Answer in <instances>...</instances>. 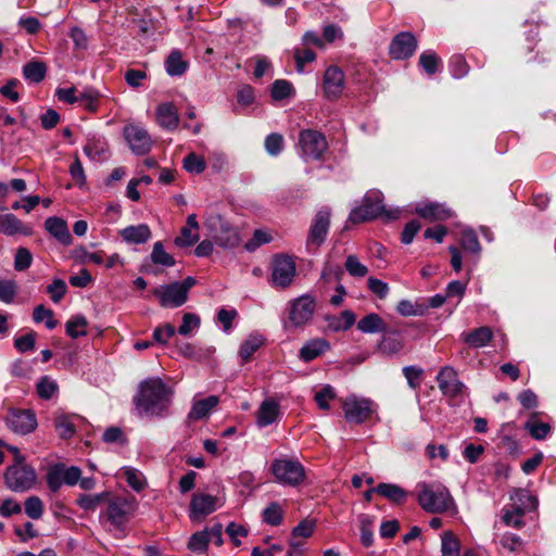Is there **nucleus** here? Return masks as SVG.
I'll use <instances>...</instances> for the list:
<instances>
[{
  "mask_svg": "<svg viewBox=\"0 0 556 556\" xmlns=\"http://www.w3.org/2000/svg\"><path fill=\"white\" fill-rule=\"evenodd\" d=\"M173 390L160 378H149L139 384L134 399L136 409L141 416L165 417L169 413Z\"/></svg>",
  "mask_w": 556,
  "mask_h": 556,
  "instance_id": "obj_1",
  "label": "nucleus"
},
{
  "mask_svg": "<svg viewBox=\"0 0 556 556\" xmlns=\"http://www.w3.org/2000/svg\"><path fill=\"white\" fill-rule=\"evenodd\" d=\"M417 501L420 507L427 513H456V504L450 491L443 484L438 482L418 483Z\"/></svg>",
  "mask_w": 556,
  "mask_h": 556,
  "instance_id": "obj_2",
  "label": "nucleus"
},
{
  "mask_svg": "<svg viewBox=\"0 0 556 556\" xmlns=\"http://www.w3.org/2000/svg\"><path fill=\"white\" fill-rule=\"evenodd\" d=\"M383 195L380 191H370L365 198L363 205L352 210L349 216L351 223L367 222L380 216L387 219H395L400 216L399 210L388 211L382 203Z\"/></svg>",
  "mask_w": 556,
  "mask_h": 556,
  "instance_id": "obj_3",
  "label": "nucleus"
},
{
  "mask_svg": "<svg viewBox=\"0 0 556 556\" xmlns=\"http://www.w3.org/2000/svg\"><path fill=\"white\" fill-rule=\"evenodd\" d=\"M270 471L278 483L288 486L300 485L306 477L303 465L296 459L287 457L273 460Z\"/></svg>",
  "mask_w": 556,
  "mask_h": 556,
  "instance_id": "obj_4",
  "label": "nucleus"
},
{
  "mask_svg": "<svg viewBox=\"0 0 556 556\" xmlns=\"http://www.w3.org/2000/svg\"><path fill=\"white\" fill-rule=\"evenodd\" d=\"M135 510V500L121 496L109 497L105 517L113 530L122 534Z\"/></svg>",
  "mask_w": 556,
  "mask_h": 556,
  "instance_id": "obj_5",
  "label": "nucleus"
},
{
  "mask_svg": "<svg viewBox=\"0 0 556 556\" xmlns=\"http://www.w3.org/2000/svg\"><path fill=\"white\" fill-rule=\"evenodd\" d=\"M342 409L349 422L359 425L371 416L376 410V405L370 399L352 394L342 400Z\"/></svg>",
  "mask_w": 556,
  "mask_h": 556,
  "instance_id": "obj_6",
  "label": "nucleus"
},
{
  "mask_svg": "<svg viewBox=\"0 0 556 556\" xmlns=\"http://www.w3.org/2000/svg\"><path fill=\"white\" fill-rule=\"evenodd\" d=\"M36 482L35 469L29 465H11L4 473V483L13 492H26Z\"/></svg>",
  "mask_w": 556,
  "mask_h": 556,
  "instance_id": "obj_7",
  "label": "nucleus"
},
{
  "mask_svg": "<svg viewBox=\"0 0 556 556\" xmlns=\"http://www.w3.org/2000/svg\"><path fill=\"white\" fill-rule=\"evenodd\" d=\"M296 274V266L291 256L276 255L271 264V286L277 289H286L293 282Z\"/></svg>",
  "mask_w": 556,
  "mask_h": 556,
  "instance_id": "obj_8",
  "label": "nucleus"
},
{
  "mask_svg": "<svg viewBox=\"0 0 556 556\" xmlns=\"http://www.w3.org/2000/svg\"><path fill=\"white\" fill-rule=\"evenodd\" d=\"M300 147L304 161L320 160L328 149L326 137L316 130H303L300 134Z\"/></svg>",
  "mask_w": 556,
  "mask_h": 556,
  "instance_id": "obj_9",
  "label": "nucleus"
},
{
  "mask_svg": "<svg viewBox=\"0 0 556 556\" xmlns=\"http://www.w3.org/2000/svg\"><path fill=\"white\" fill-rule=\"evenodd\" d=\"M207 227L214 231L215 243L224 249H233L239 245L241 239L237 228L224 222L219 216L206 222Z\"/></svg>",
  "mask_w": 556,
  "mask_h": 556,
  "instance_id": "obj_10",
  "label": "nucleus"
},
{
  "mask_svg": "<svg viewBox=\"0 0 556 556\" xmlns=\"http://www.w3.org/2000/svg\"><path fill=\"white\" fill-rule=\"evenodd\" d=\"M123 134L132 153L144 155L150 152L153 140L143 126L139 124H128L124 127Z\"/></svg>",
  "mask_w": 556,
  "mask_h": 556,
  "instance_id": "obj_11",
  "label": "nucleus"
},
{
  "mask_svg": "<svg viewBox=\"0 0 556 556\" xmlns=\"http://www.w3.org/2000/svg\"><path fill=\"white\" fill-rule=\"evenodd\" d=\"M315 308L316 302L313 296L301 295L289 304V321L294 327H303L312 319Z\"/></svg>",
  "mask_w": 556,
  "mask_h": 556,
  "instance_id": "obj_12",
  "label": "nucleus"
},
{
  "mask_svg": "<svg viewBox=\"0 0 556 556\" xmlns=\"http://www.w3.org/2000/svg\"><path fill=\"white\" fill-rule=\"evenodd\" d=\"M5 424L12 432L25 435L35 431L37 418L30 409H11L5 416Z\"/></svg>",
  "mask_w": 556,
  "mask_h": 556,
  "instance_id": "obj_13",
  "label": "nucleus"
},
{
  "mask_svg": "<svg viewBox=\"0 0 556 556\" xmlns=\"http://www.w3.org/2000/svg\"><path fill=\"white\" fill-rule=\"evenodd\" d=\"M511 500H527L529 504L521 506H517V503H514L510 507L505 508L503 520L507 526L511 527H520L522 525V516L527 510H532L536 507L538 502L530 492L526 490H518L511 496Z\"/></svg>",
  "mask_w": 556,
  "mask_h": 556,
  "instance_id": "obj_14",
  "label": "nucleus"
},
{
  "mask_svg": "<svg viewBox=\"0 0 556 556\" xmlns=\"http://www.w3.org/2000/svg\"><path fill=\"white\" fill-rule=\"evenodd\" d=\"M219 506L220 504L216 496L195 493L190 501L189 517L193 521L202 520L214 513Z\"/></svg>",
  "mask_w": 556,
  "mask_h": 556,
  "instance_id": "obj_15",
  "label": "nucleus"
},
{
  "mask_svg": "<svg viewBox=\"0 0 556 556\" xmlns=\"http://www.w3.org/2000/svg\"><path fill=\"white\" fill-rule=\"evenodd\" d=\"M437 382L441 392L451 397L462 395L466 387L458 379L457 371L452 366H444L437 376Z\"/></svg>",
  "mask_w": 556,
  "mask_h": 556,
  "instance_id": "obj_16",
  "label": "nucleus"
},
{
  "mask_svg": "<svg viewBox=\"0 0 556 556\" xmlns=\"http://www.w3.org/2000/svg\"><path fill=\"white\" fill-rule=\"evenodd\" d=\"M330 225V212L328 208H321L317 212L307 237V248L317 249L326 240Z\"/></svg>",
  "mask_w": 556,
  "mask_h": 556,
  "instance_id": "obj_17",
  "label": "nucleus"
},
{
  "mask_svg": "<svg viewBox=\"0 0 556 556\" xmlns=\"http://www.w3.org/2000/svg\"><path fill=\"white\" fill-rule=\"evenodd\" d=\"M153 294L159 299L162 307H179L188 299L185 294V289L180 288L176 282L155 288Z\"/></svg>",
  "mask_w": 556,
  "mask_h": 556,
  "instance_id": "obj_18",
  "label": "nucleus"
},
{
  "mask_svg": "<svg viewBox=\"0 0 556 556\" xmlns=\"http://www.w3.org/2000/svg\"><path fill=\"white\" fill-rule=\"evenodd\" d=\"M417 49V40L412 33L402 31L391 41L389 47L390 55L395 60L410 58Z\"/></svg>",
  "mask_w": 556,
  "mask_h": 556,
  "instance_id": "obj_19",
  "label": "nucleus"
},
{
  "mask_svg": "<svg viewBox=\"0 0 556 556\" xmlns=\"http://www.w3.org/2000/svg\"><path fill=\"white\" fill-rule=\"evenodd\" d=\"M344 88V74L337 66H329L323 79V91L328 100H337Z\"/></svg>",
  "mask_w": 556,
  "mask_h": 556,
  "instance_id": "obj_20",
  "label": "nucleus"
},
{
  "mask_svg": "<svg viewBox=\"0 0 556 556\" xmlns=\"http://www.w3.org/2000/svg\"><path fill=\"white\" fill-rule=\"evenodd\" d=\"M415 212L418 216L429 222L444 220L453 215L452 211L447 206L438 202L420 203L415 207Z\"/></svg>",
  "mask_w": 556,
  "mask_h": 556,
  "instance_id": "obj_21",
  "label": "nucleus"
},
{
  "mask_svg": "<svg viewBox=\"0 0 556 556\" xmlns=\"http://www.w3.org/2000/svg\"><path fill=\"white\" fill-rule=\"evenodd\" d=\"M330 350V343L324 338H314L306 341L299 352L301 361L308 363L324 355Z\"/></svg>",
  "mask_w": 556,
  "mask_h": 556,
  "instance_id": "obj_22",
  "label": "nucleus"
},
{
  "mask_svg": "<svg viewBox=\"0 0 556 556\" xmlns=\"http://www.w3.org/2000/svg\"><path fill=\"white\" fill-rule=\"evenodd\" d=\"M156 122L167 130H175L179 125L177 108L170 102L160 103L156 108Z\"/></svg>",
  "mask_w": 556,
  "mask_h": 556,
  "instance_id": "obj_23",
  "label": "nucleus"
},
{
  "mask_svg": "<svg viewBox=\"0 0 556 556\" xmlns=\"http://www.w3.org/2000/svg\"><path fill=\"white\" fill-rule=\"evenodd\" d=\"M280 415L279 403L274 399L264 400L256 413V424L264 428L276 422Z\"/></svg>",
  "mask_w": 556,
  "mask_h": 556,
  "instance_id": "obj_24",
  "label": "nucleus"
},
{
  "mask_svg": "<svg viewBox=\"0 0 556 556\" xmlns=\"http://www.w3.org/2000/svg\"><path fill=\"white\" fill-rule=\"evenodd\" d=\"M46 230L63 245L72 244V236L64 219L52 216L45 222Z\"/></svg>",
  "mask_w": 556,
  "mask_h": 556,
  "instance_id": "obj_25",
  "label": "nucleus"
},
{
  "mask_svg": "<svg viewBox=\"0 0 556 556\" xmlns=\"http://www.w3.org/2000/svg\"><path fill=\"white\" fill-rule=\"evenodd\" d=\"M119 236L128 244H142L150 240L151 230L147 224L132 225L121 229Z\"/></svg>",
  "mask_w": 556,
  "mask_h": 556,
  "instance_id": "obj_26",
  "label": "nucleus"
},
{
  "mask_svg": "<svg viewBox=\"0 0 556 556\" xmlns=\"http://www.w3.org/2000/svg\"><path fill=\"white\" fill-rule=\"evenodd\" d=\"M0 232L7 236L31 233V229L24 225L15 215L8 213L0 215Z\"/></svg>",
  "mask_w": 556,
  "mask_h": 556,
  "instance_id": "obj_27",
  "label": "nucleus"
},
{
  "mask_svg": "<svg viewBox=\"0 0 556 556\" xmlns=\"http://www.w3.org/2000/svg\"><path fill=\"white\" fill-rule=\"evenodd\" d=\"M219 400L216 395H210L205 399L194 400L188 414L189 420H200L206 418L217 406Z\"/></svg>",
  "mask_w": 556,
  "mask_h": 556,
  "instance_id": "obj_28",
  "label": "nucleus"
},
{
  "mask_svg": "<svg viewBox=\"0 0 556 556\" xmlns=\"http://www.w3.org/2000/svg\"><path fill=\"white\" fill-rule=\"evenodd\" d=\"M493 333L489 327H480L470 332L463 333L462 338L471 348H483L492 340Z\"/></svg>",
  "mask_w": 556,
  "mask_h": 556,
  "instance_id": "obj_29",
  "label": "nucleus"
},
{
  "mask_svg": "<svg viewBox=\"0 0 556 556\" xmlns=\"http://www.w3.org/2000/svg\"><path fill=\"white\" fill-rule=\"evenodd\" d=\"M357 329L363 333H378L387 330L384 320L376 313H370L361 318Z\"/></svg>",
  "mask_w": 556,
  "mask_h": 556,
  "instance_id": "obj_30",
  "label": "nucleus"
},
{
  "mask_svg": "<svg viewBox=\"0 0 556 556\" xmlns=\"http://www.w3.org/2000/svg\"><path fill=\"white\" fill-rule=\"evenodd\" d=\"M375 490L376 493L396 504L405 502L407 497V492L400 485L393 483H380Z\"/></svg>",
  "mask_w": 556,
  "mask_h": 556,
  "instance_id": "obj_31",
  "label": "nucleus"
},
{
  "mask_svg": "<svg viewBox=\"0 0 556 556\" xmlns=\"http://www.w3.org/2000/svg\"><path fill=\"white\" fill-rule=\"evenodd\" d=\"M462 544L452 531L441 534V556H462Z\"/></svg>",
  "mask_w": 556,
  "mask_h": 556,
  "instance_id": "obj_32",
  "label": "nucleus"
},
{
  "mask_svg": "<svg viewBox=\"0 0 556 556\" xmlns=\"http://www.w3.org/2000/svg\"><path fill=\"white\" fill-rule=\"evenodd\" d=\"M264 338L258 333H251L240 345L239 355L243 362L250 361L252 355L263 345Z\"/></svg>",
  "mask_w": 556,
  "mask_h": 556,
  "instance_id": "obj_33",
  "label": "nucleus"
},
{
  "mask_svg": "<svg viewBox=\"0 0 556 556\" xmlns=\"http://www.w3.org/2000/svg\"><path fill=\"white\" fill-rule=\"evenodd\" d=\"M188 64L182 59L179 50H174L169 53L165 61V68L170 76H180L187 71Z\"/></svg>",
  "mask_w": 556,
  "mask_h": 556,
  "instance_id": "obj_34",
  "label": "nucleus"
},
{
  "mask_svg": "<svg viewBox=\"0 0 556 556\" xmlns=\"http://www.w3.org/2000/svg\"><path fill=\"white\" fill-rule=\"evenodd\" d=\"M525 429L534 440H544L551 432V426L547 422L540 421L536 414H533L525 424Z\"/></svg>",
  "mask_w": 556,
  "mask_h": 556,
  "instance_id": "obj_35",
  "label": "nucleus"
},
{
  "mask_svg": "<svg viewBox=\"0 0 556 556\" xmlns=\"http://www.w3.org/2000/svg\"><path fill=\"white\" fill-rule=\"evenodd\" d=\"M119 476L125 478L127 483L137 492L147 486V481L141 471L132 467H124L121 469Z\"/></svg>",
  "mask_w": 556,
  "mask_h": 556,
  "instance_id": "obj_36",
  "label": "nucleus"
},
{
  "mask_svg": "<svg viewBox=\"0 0 556 556\" xmlns=\"http://www.w3.org/2000/svg\"><path fill=\"white\" fill-rule=\"evenodd\" d=\"M88 321L83 315L71 317L65 324V331L71 338H79L87 334Z\"/></svg>",
  "mask_w": 556,
  "mask_h": 556,
  "instance_id": "obj_37",
  "label": "nucleus"
},
{
  "mask_svg": "<svg viewBox=\"0 0 556 556\" xmlns=\"http://www.w3.org/2000/svg\"><path fill=\"white\" fill-rule=\"evenodd\" d=\"M47 73L45 63L39 61H31L24 65L23 75L26 80L31 83H40Z\"/></svg>",
  "mask_w": 556,
  "mask_h": 556,
  "instance_id": "obj_38",
  "label": "nucleus"
},
{
  "mask_svg": "<svg viewBox=\"0 0 556 556\" xmlns=\"http://www.w3.org/2000/svg\"><path fill=\"white\" fill-rule=\"evenodd\" d=\"M359 530H361V541L364 546L369 547L374 543V517L362 514L358 516Z\"/></svg>",
  "mask_w": 556,
  "mask_h": 556,
  "instance_id": "obj_39",
  "label": "nucleus"
},
{
  "mask_svg": "<svg viewBox=\"0 0 556 556\" xmlns=\"http://www.w3.org/2000/svg\"><path fill=\"white\" fill-rule=\"evenodd\" d=\"M100 93L92 87H86L78 93V102L90 112H96L99 108Z\"/></svg>",
  "mask_w": 556,
  "mask_h": 556,
  "instance_id": "obj_40",
  "label": "nucleus"
},
{
  "mask_svg": "<svg viewBox=\"0 0 556 556\" xmlns=\"http://www.w3.org/2000/svg\"><path fill=\"white\" fill-rule=\"evenodd\" d=\"M336 396L337 393L334 388L330 384H325L315 392L314 401L316 402L318 408L327 410L330 408V402H332Z\"/></svg>",
  "mask_w": 556,
  "mask_h": 556,
  "instance_id": "obj_41",
  "label": "nucleus"
},
{
  "mask_svg": "<svg viewBox=\"0 0 556 556\" xmlns=\"http://www.w3.org/2000/svg\"><path fill=\"white\" fill-rule=\"evenodd\" d=\"M110 493L84 494L78 500V505L85 510H94L101 503L108 502Z\"/></svg>",
  "mask_w": 556,
  "mask_h": 556,
  "instance_id": "obj_42",
  "label": "nucleus"
},
{
  "mask_svg": "<svg viewBox=\"0 0 556 556\" xmlns=\"http://www.w3.org/2000/svg\"><path fill=\"white\" fill-rule=\"evenodd\" d=\"M263 521L270 526H279L283 520V510L279 503L273 502L263 510Z\"/></svg>",
  "mask_w": 556,
  "mask_h": 556,
  "instance_id": "obj_43",
  "label": "nucleus"
},
{
  "mask_svg": "<svg viewBox=\"0 0 556 556\" xmlns=\"http://www.w3.org/2000/svg\"><path fill=\"white\" fill-rule=\"evenodd\" d=\"M462 248L470 253L479 254L481 251V247L478 240L477 235L475 231L470 228H465L460 232V239H459Z\"/></svg>",
  "mask_w": 556,
  "mask_h": 556,
  "instance_id": "obj_44",
  "label": "nucleus"
},
{
  "mask_svg": "<svg viewBox=\"0 0 556 556\" xmlns=\"http://www.w3.org/2000/svg\"><path fill=\"white\" fill-rule=\"evenodd\" d=\"M151 261L156 265L165 267H172L175 265L174 257L164 250V247L160 241L153 244Z\"/></svg>",
  "mask_w": 556,
  "mask_h": 556,
  "instance_id": "obj_45",
  "label": "nucleus"
},
{
  "mask_svg": "<svg viewBox=\"0 0 556 556\" xmlns=\"http://www.w3.org/2000/svg\"><path fill=\"white\" fill-rule=\"evenodd\" d=\"M440 64V58L431 50L422 52L419 56V65L428 75L437 73Z\"/></svg>",
  "mask_w": 556,
  "mask_h": 556,
  "instance_id": "obj_46",
  "label": "nucleus"
},
{
  "mask_svg": "<svg viewBox=\"0 0 556 556\" xmlns=\"http://www.w3.org/2000/svg\"><path fill=\"white\" fill-rule=\"evenodd\" d=\"M37 393L41 399L50 400L58 392V383L54 379L45 376L36 384Z\"/></svg>",
  "mask_w": 556,
  "mask_h": 556,
  "instance_id": "obj_47",
  "label": "nucleus"
},
{
  "mask_svg": "<svg viewBox=\"0 0 556 556\" xmlns=\"http://www.w3.org/2000/svg\"><path fill=\"white\" fill-rule=\"evenodd\" d=\"M271 98L276 101L289 98L294 93V88L291 83L285 79H277L271 86Z\"/></svg>",
  "mask_w": 556,
  "mask_h": 556,
  "instance_id": "obj_48",
  "label": "nucleus"
},
{
  "mask_svg": "<svg viewBox=\"0 0 556 556\" xmlns=\"http://www.w3.org/2000/svg\"><path fill=\"white\" fill-rule=\"evenodd\" d=\"M55 429L61 438H70L75 432L73 417L68 415H59L54 419Z\"/></svg>",
  "mask_w": 556,
  "mask_h": 556,
  "instance_id": "obj_49",
  "label": "nucleus"
},
{
  "mask_svg": "<svg viewBox=\"0 0 556 556\" xmlns=\"http://www.w3.org/2000/svg\"><path fill=\"white\" fill-rule=\"evenodd\" d=\"M404 346L400 338L392 336H384L379 342L378 349L381 353L387 355H394L399 353Z\"/></svg>",
  "mask_w": 556,
  "mask_h": 556,
  "instance_id": "obj_50",
  "label": "nucleus"
},
{
  "mask_svg": "<svg viewBox=\"0 0 556 556\" xmlns=\"http://www.w3.org/2000/svg\"><path fill=\"white\" fill-rule=\"evenodd\" d=\"M427 307L421 304H414L409 300H401L397 303L396 311L402 316H421Z\"/></svg>",
  "mask_w": 556,
  "mask_h": 556,
  "instance_id": "obj_51",
  "label": "nucleus"
},
{
  "mask_svg": "<svg viewBox=\"0 0 556 556\" xmlns=\"http://www.w3.org/2000/svg\"><path fill=\"white\" fill-rule=\"evenodd\" d=\"M210 538L207 531L195 532L188 542V548L191 552L203 553L207 548Z\"/></svg>",
  "mask_w": 556,
  "mask_h": 556,
  "instance_id": "obj_52",
  "label": "nucleus"
},
{
  "mask_svg": "<svg viewBox=\"0 0 556 556\" xmlns=\"http://www.w3.org/2000/svg\"><path fill=\"white\" fill-rule=\"evenodd\" d=\"M33 318L36 323H46L48 329H54L58 321L54 319L53 312L43 305H38L34 309Z\"/></svg>",
  "mask_w": 556,
  "mask_h": 556,
  "instance_id": "obj_53",
  "label": "nucleus"
},
{
  "mask_svg": "<svg viewBox=\"0 0 556 556\" xmlns=\"http://www.w3.org/2000/svg\"><path fill=\"white\" fill-rule=\"evenodd\" d=\"M342 267L337 263L327 261L323 267L320 279L324 280L325 282H330L331 280L339 281L342 278Z\"/></svg>",
  "mask_w": 556,
  "mask_h": 556,
  "instance_id": "obj_54",
  "label": "nucleus"
},
{
  "mask_svg": "<svg viewBox=\"0 0 556 556\" xmlns=\"http://www.w3.org/2000/svg\"><path fill=\"white\" fill-rule=\"evenodd\" d=\"M75 256L80 263L91 262L97 265L104 263V253L102 251L88 252L84 247H79L75 250Z\"/></svg>",
  "mask_w": 556,
  "mask_h": 556,
  "instance_id": "obj_55",
  "label": "nucleus"
},
{
  "mask_svg": "<svg viewBox=\"0 0 556 556\" xmlns=\"http://www.w3.org/2000/svg\"><path fill=\"white\" fill-rule=\"evenodd\" d=\"M344 266L346 271L353 277L362 278L368 273L367 266L362 264L355 255H349L345 260Z\"/></svg>",
  "mask_w": 556,
  "mask_h": 556,
  "instance_id": "obj_56",
  "label": "nucleus"
},
{
  "mask_svg": "<svg viewBox=\"0 0 556 556\" xmlns=\"http://www.w3.org/2000/svg\"><path fill=\"white\" fill-rule=\"evenodd\" d=\"M205 167L206 164L204 159L195 153H189L184 159V168L189 173L200 174L204 172Z\"/></svg>",
  "mask_w": 556,
  "mask_h": 556,
  "instance_id": "obj_57",
  "label": "nucleus"
},
{
  "mask_svg": "<svg viewBox=\"0 0 556 556\" xmlns=\"http://www.w3.org/2000/svg\"><path fill=\"white\" fill-rule=\"evenodd\" d=\"M25 513L26 515L37 520L41 518L43 514V503L38 496H30L25 501Z\"/></svg>",
  "mask_w": 556,
  "mask_h": 556,
  "instance_id": "obj_58",
  "label": "nucleus"
},
{
  "mask_svg": "<svg viewBox=\"0 0 556 556\" xmlns=\"http://www.w3.org/2000/svg\"><path fill=\"white\" fill-rule=\"evenodd\" d=\"M33 262V255L26 248H18L14 257V269L17 271H24L30 267Z\"/></svg>",
  "mask_w": 556,
  "mask_h": 556,
  "instance_id": "obj_59",
  "label": "nucleus"
},
{
  "mask_svg": "<svg viewBox=\"0 0 556 556\" xmlns=\"http://www.w3.org/2000/svg\"><path fill=\"white\" fill-rule=\"evenodd\" d=\"M16 289L14 280L0 278V301L11 303L15 298Z\"/></svg>",
  "mask_w": 556,
  "mask_h": 556,
  "instance_id": "obj_60",
  "label": "nucleus"
},
{
  "mask_svg": "<svg viewBox=\"0 0 556 556\" xmlns=\"http://www.w3.org/2000/svg\"><path fill=\"white\" fill-rule=\"evenodd\" d=\"M35 341L36 333L29 331L26 334H23L14 339V348L21 353L33 351L35 349Z\"/></svg>",
  "mask_w": 556,
  "mask_h": 556,
  "instance_id": "obj_61",
  "label": "nucleus"
},
{
  "mask_svg": "<svg viewBox=\"0 0 556 556\" xmlns=\"http://www.w3.org/2000/svg\"><path fill=\"white\" fill-rule=\"evenodd\" d=\"M147 77V73L142 70L129 68L125 73V80L131 88L141 87Z\"/></svg>",
  "mask_w": 556,
  "mask_h": 556,
  "instance_id": "obj_62",
  "label": "nucleus"
},
{
  "mask_svg": "<svg viewBox=\"0 0 556 556\" xmlns=\"http://www.w3.org/2000/svg\"><path fill=\"white\" fill-rule=\"evenodd\" d=\"M283 138L279 134H270L265 139V149L270 155H278L282 151Z\"/></svg>",
  "mask_w": 556,
  "mask_h": 556,
  "instance_id": "obj_63",
  "label": "nucleus"
},
{
  "mask_svg": "<svg viewBox=\"0 0 556 556\" xmlns=\"http://www.w3.org/2000/svg\"><path fill=\"white\" fill-rule=\"evenodd\" d=\"M66 290V283L62 279H54L47 288V292L50 294V298L54 303H59L62 300Z\"/></svg>",
  "mask_w": 556,
  "mask_h": 556,
  "instance_id": "obj_64",
  "label": "nucleus"
}]
</instances>
